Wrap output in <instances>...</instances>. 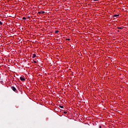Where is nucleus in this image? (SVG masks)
Here are the masks:
<instances>
[{"instance_id": "12", "label": "nucleus", "mask_w": 128, "mask_h": 128, "mask_svg": "<svg viewBox=\"0 0 128 128\" xmlns=\"http://www.w3.org/2000/svg\"><path fill=\"white\" fill-rule=\"evenodd\" d=\"M66 40H70V38H66Z\"/></svg>"}, {"instance_id": "8", "label": "nucleus", "mask_w": 128, "mask_h": 128, "mask_svg": "<svg viewBox=\"0 0 128 128\" xmlns=\"http://www.w3.org/2000/svg\"><path fill=\"white\" fill-rule=\"evenodd\" d=\"M58 32H59V31L58 30H56V31H55V34H58Z\"/></svg>"}, {"instance_id": "11", "label": "nucleus", "mask_w": 128, "mask_h": 128, "mask_svg": "<svg viewBox=\"0 0 128 128\" xmlns=\"http://www.w3.org/2000/svg\"><path fill=\"white\" fill-rule=\"evenodd\" d=\"M0 24L2 26V22L1 21H0Z\"/></svg>"}, {"instance_id": "3", "label": "nucleus", "mask_w": 128, "mask_h": 128, "mask_svg": "<svg viewBox=\"0 0 128 128\" xmlns=\"http://www.w3.org/2000/svg\"><path fill=\"white\" fill-rule=\"evenodd\" d=\"M120 16V14H114L113 15V18H118V16Z\"/></svg>"}, {"instance_id": "7", "label": "nucleus", "mask_w": 128, "mask_h": 128, "mask_svg": "<svg viewBox=\"0 0 128 128\" xmlns=\"http://www.w3.org/2000/svg\"><path fill=\"white\" fill-rule=\"evenodd\" d=\"M59 106H60V108H64L63 106L60 105Z\"/></svg>"}, {"instance_id": "14", "label": "nucleus", "mask_w": 128, "mask_h": 128, "mask_svg": "<svg viewBox=\"0 0 128 128\" xmlns=\"http://www.w3.org/2000/svg\"><path fill=\"white\" fill-rule=\"evenodd\" d=\"M117 32H120V30H118Z\"/></svg>"}, {"instance_id": "16", "label": "nucleus", "mask_w": 128, "mask_h": 128, "mask_svg": "<svg viewBox=\"0 0 128 128\" xmlns=\"http://www.w3.org/2000/svg\"><path fill=\"white\" fill-rule=\"evenodd\" d=\"M99 128H102V126H99Z\"/></svg>"}, {"instance_id": "10", "label": "nucleus", "mask_w": 128, "mask_h": 128, "mask_svg": "<svg viewBox=\"0 0 128 128\" xmlns=\"http://www.w3.org/2000/svg\"><path fill=\"white\" fill-rule=\"evenodd\" d=\"M22 20H26V17L24 16L22 18Z\"/></svg>"}, {"instance_id": "2", "label": "nucleus", "mask_w": 128, "mask_h": 128, "mask_svg": "<svg viewBox=\"0 0 128 128\" xmlns=\"http://www.w3.org/2000/svg\"><path fill=\"white\" fill-rule=\"evenodd\" d=\"M20 80L22 82H24V80H26V78H24V77H20Z\"/></svg>"}, {"instance_id": "5", "label": "nucleus", "mask_w": 128, "mask_h": 128, "mask_svg": "<svg viewBox=\"0 0 128 128\" xmlns=\"http://www.w3.org/2000/svg\"><path fill=\"white\" fill-rule=\"evenodd\" d=\"M36 56V54H33L32 58H34Z\"/></svg>"}, {"instance_id": "6", "label": "nucleus", "mask_w": 128, "mask_h": 128, "mask_svg": "<svg viewBox=\"0 0 128 128\" xmlns=\"http://www.w3.org/2000/svg\"><path fill=\"white\" fill-rule=\"evenodd\" d=\"M117 28L119 29V30H122V27H117Z\"/></svg>"}, {"instance_id": "4", "label": "nucleus", "mask_w": 128, "mask_h": 128, "mask_svg": "<svg viewBox=\"0 0 128 128\" xmlns=\"http://www.w3.org/2000/svg\"><path fill=\"white\" fill-rule=\"evenodd\" d=\"M12 90H13L14 92H16V87H14V86H12Z\"/></svg>"}, {"instance_id": "15", "label": "nucleus", "mask_w": 128, "mask_h": 128, "mask_svg": "<svg viewBox=\"0 0 128 128\" xmlns=\"http://www.w3.org/2000/svg\"><path fill=\"white\" fill-rule=\"evenodd\" d=\"M97 0H94V2H97Z\"/></svg>"}, {"instance_id": "9", "label": "nucleus", "mask_w": 128, "mask_h": 128, "mask_svg": "<svg viewBox=\"0 0 128 128\" xmlns=\"http://www.w3.org/2000/svg\"><path fill=\"white\" fill-rule=\"evenodd\" d=\"M64 113L65 114H68V112H66V111H64Z\"/></svg>"}, {"instance_id": "1", "label": "nucleus", "mask_w": 128, "mask_h": 128, "mask_svg": "<svg viewBox=\"0 0 128 128\" xmlns=\"http://www.w3.org/2000/svg\"><path fill=\"white\" fill-rule=\"evenodd\" d=\"M38 14H44V11H40L38 12Z\"/></svg>"}, {"instance_id": "13", "label": "nucleus", "mask_w": 128, "mask_h": 128, "mask_svg": "<svg viewBox=\"0 0 128 128\" xmlns=\"http://www.w3.org/2000/svg\"><path fill=\"white\" fill-rule=\"evenodd\" d=\"M34 64H36V61L34 60Z\"/></svg>"}]
</instances>
